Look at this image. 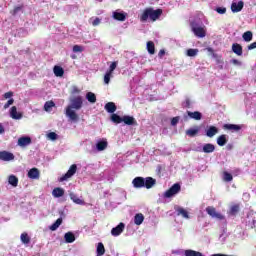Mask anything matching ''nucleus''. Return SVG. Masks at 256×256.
<instances>
[{"label":"nucleus","instance_id":"obj_1","mask_svg":"<svg viewBox=\"0 0 256 256\" xmlns=\"http://www.w3.org/2000/svg\"><path fill=\"white\" fill-rule=\"evenodd\" d=\"M83 107V97L76 96L71 99V105L66 107V115L71 119V121H79V116L76 111H79Z\"/></svg>","mask_w":256,"mask_h":256},{"label":"nucleus","instance_id":"obj_2","mask_svg":"<svg viewBox=\"0 0 256 256\" xmlns=\"http://www.w3.org/2000/svg\"><path fill=\"white\" fill-rule=\"evenodd\" d=\"M161 15H163L162 9L154 10L153 8H146L140 16V21H142V23H145L147 19H150V21H157Z\"/></svg>","mask_w":256,"mask_h":256},{"label":"nucleus","instance_id":"obj_3","mask_svg":"<svg viewBox=\"0 0 256 256\" xmlns=\"http://www.w3.org/2000/svg\"><path fill=\"white\" fill-rule=\"evenodd\" d=\"M206 213L212 217V219H218V221H225V216L219 212L213 206H208L206 208Z\"/></svg>","mask_w":256,"mask_h":256},{"label":"nucleus","instance_id":"obj_4","mask_svg":"<svg viewBox=\"0 0 256 256\" xmlns=\"http://www.w3.org/2000/svg\"><path fill=\"white\" fill-rule=\"evenodd\" d=\"M181 192V184L179 183H175L174 185H172V187H170L165 193H164V197L166 199H170V197H173L175 195H177V193Z\"/></svg>","mask_w":256,"mask_h":256},{"label":"nucleus","instance_id":"obj_5","mask_svg":"<svg viewBox=\"0 0 256 256\" xmlns=\"http://www.w3.org/2000/svg\"><path fill=\"white\" fill-rule=\"evenodd\" d=\"M75 173H77V164H72L70 166V168L68 169V171L64 175L61 176L59 181L60 182L69 181V179H71V177H73V175H75Z\"/></svg>","mask_w":256,"mask_h":256},{"label":"nucleus","instance_id":"obj_6","mask_svg":"<svg viewBox=\"0 0 256 256\" xmlns=\"http://www.w3.org/2000/svg\"><path fill=\"white\" fill-rule=\"evenodd\" d=\"M132 185L135 189H142L145 187V178L138 176L132 180Z\"/></svg>","mask_w":256,"mask_h":256},{"label":"nucleus","instance_id":"obj_7","mask_svg":"<svg viewBox=\"0 0 256 256\" xmlns=\"http://www.w3.org/2000/svg\"><path fill=\"white\" fill-rule=\"evenodd\" d=\"M123 231H125V224L123 222H121V223H119V225L112 228L111 235H113V237H119V235H121V233H123Z\"/></svg>","mask_w":256,"mask_h":256},{"label":"nucleus","instance_id":"obj_8","mask_svg":"<svg viewBox=\"0 0 256 256\" xmlns=\"http://www.w3.org/2000/svg\"><path fill=\"white\" fill-rule=\"evenodd\" d=\"M15 159V155L9 151H0V160L1 161H13Z\"/></svg>","mask_w":256,"mask_h":256},{"label":"nucleus","instance_id":"obj_9","mask_svg":"<svg viewBox=\"0 0 256 256\" xmlns=\"http://www.w3.org/2000/svg\"><path fill=\"white\" fill-rule=\"evenodd\" d=\"M192 31L194 35H196V37H199V38H203L207 35V33L205 32V28L201 26H193Z\"/></svg>","mask_w":256,"mask_h":256},{"label":"nucleus","instance_id":"obj_10","mask_svg":"<svg viewBox=\"0 0 256 256\" xmlns=\"http://www.w3.org/2000/svg\"><path fill=\"white\" fill-rule=\"evenodd\" d=\"M157 185V180L153 177H146L144 178V187L146 189H153Z\"/></svg>","mask_w":256,"mask_h":256},{"label":"nucleus","instance_id":"obj_11","mask_svg":"<svg viewBox=\"0 0 256 256\" xmlns=\"http://www.w3.org/2000/svg\"><path fill=\"white\" fill-rule=\"evenodd\" d=\"M239 211H241V205L233 204L232 206H230L228 215H230L231 217H237V213H239Z\"/></svg>","mask_w":256,"mask_h":256},{"label":"nucleus","instance_id":"obj_12","mask_svg":"<svg viewBox=\"0 0 256 256\" xmlns=\"http://www.w3.org/2000/svg\"><path fill=\"white\" fill-rule=\"evenodd\" d=\"M122 123H125V125H137V120H135V117L125 115L122 117Z\"/></svg>","mask_w":256,"mask_h":256},{"label":"nucleus","instance_id":"obj_13","mask_svg":"<svg viewBox=\"0 0 256 256\" xmlns=\"http://www.w3.org/2000/svg\"><path fill=\"white\" fill-rule=\"evenodd\" d=\"M244 7L243 1H239L238 3L233 2L231 5V11L232 13H239V11H242Z\"/></svg>","mask_w":256,"mask_h":256},{"label":"nucleus","instance_id":"obj_14","mask_svg":"<svg viewBox=\"0 0 256 256\" xmlns=\"http://www.w3.org/2000/svg\"><path fill=\"white\" fill-rule=\"evenodd\" d=\"M19 147H27V145H31V137L23 136L18 139Z\"/></svg>","mask_w":256,"mask_h":256},{"label":"nucleus","instance_id":"obj_15","mask_svg":"<svg viewBox=\"0 0 256 256\" xmlns=\"http://www.w3.org/2000/svg\"><path fill=\"white\" fill-rule=\"evenodd\" d=\"M232 51L235 53V55H238V57H241L243 55V46L238 43L232 44Z\"/></svg>","mask_w":256,"mask_h":256},{"label":"nucleus","instance_id":"obj_16","mask_svg":"<svg viewBox=\"0 0 256 256\" xmlns=\"http://www.w3.org/2000/svg\"><path fill=\"white\" fill-rule=\"evenodd\" d=\"M113 19L116 21H125L127 19V13L126 12H113Z\"/></svg>","mask_w":256,"mask_h":256},{"label":"nucleus","instance_id":"obj_17","mask_svg":"<svg viewBox=\"0 0 256 256\" xmlns=\"http://www.w3.org/2000/svg\"><path fill=\"white\" fill-rule=\"evenodd\" d=\"M10 117L12 119H22L23 118V114H21V112H17V107L13 106L10 109Z\"/></svg>","mask_w":256,"mask_h":256},{"label":"nucleus","instance_id":"obj_18","mask_svg":"<svg viewBox=\"0 0 256 256\" xmlns=\"http://www.w3.org/2000/svg\"><path fill=\"white\" fill-rule=\"evenodd\" d=\"M187 115L188 117H190V119H195V121H201V118L203 117V115L199 111H187Z\"/></svg>","mask_w":256,"mask_h":256},{"label":"nucleus","instance_id":"obj_19","mask_svg":"<svg viewBox=\"0 0 256 256\" xmlns=\"http://www.w3.org/2000/svg\"><path fill=\"white\" fill-rule=\"evenodd\" d=\"M105 110L107 111V113H112L114 114L115 111H117V106L115 105L114 102H108L105 104L104 106Z\"/></svg>","mask_w":256,"mask_h":256},{"label":"nucleus","instance_id":"obj_20","mask_svg":"<svg viewBox=\"0 0 256 256\" xmlns=\"http://www.w3.org/2000/svg\"><path fill=\"white\" fill-rule=\"evenodd\" d=\"M53 197L59 199V197H63L65 195V190L61 187H56L52 191Z\"/></svg>","mask_w":256,"mask_h":256},{"label":"nucleus","instance_id":"obj_21","mask_svg":"<svg viewBox=\"0 0 256 256\" xmlns=\"http://www.w3.org/2000/svg\"><path fill=\"white\" fill-rule=\"evenodd\" d=\"M223 129L227 131H241V126L237 124H224Z\"/></svg>","mask_w":256,"mask_h":256},{"label":"nucleus","instance_id":"obj_22","mask_svg":"<svg viewBox=\"0 0 256 256\" xmlns=\"http://www.w3.org/2000/svg\"><path fill=\"white\" fill-rule=\"evenodd\" d=\"M215 146L211 143L204 144L202 147V153H214Z\"/></svg>","mask_w":256,"mask_h":256},{"label":"nucleus","instance_id":"obj_23","mask_svg":"<svg viewBox=\"0 0 256 256\" xmlns=\"http://www.w3.org/2000/svg\"><path fill=\"white\" fill-rule=\"evenodd\" d=\"M39 175H40L39 169L37 168H32L28 172L29 179H39Z\"/></svg>","mask_w":256,"mask_h":256},{"label":"nucleus","instance_id":"obj_24","mask_svg":"<svg viewBox=\"0 0 256 256\" xmlns=\"http://www.w3.org/2000/svg\"><path fill=\"white\" fill-rule=\"evenodd\" d=\"M53 71L55 77H63L65 75V70L61 66H54Z\"/></svg>","mask_w":256,"mask_h":256},{"label":"nucleus","instance_id":"obj_25","mask_svg":"<svg viewBox=\"0 0 256 256\" xmlns=\"http://www.w3.org/2000/svg\"><path fill=\"white\" fill-rule=\"evenodd\" d=\"M219 133V129L215 126H210L206 132L207 137H215Z\"/></svg>","mask_w":256,"mask_h":256},{"label":"nucleus","instance_id":"obj_26","mask_svg":"<svg viewBox=\"0 0 256 256\" xmlns=\"http://www.w3.org/2000/svg\"><path fill=\"white\" fill-rule=\"evenodd\" d=\"M70 199L73 201V203H76V205H85V201L81 200V198L77 197L75 193H70Z\"/></svg>","mask_w":256,"mask_h":256},{"label":"nucleus","instance_id":"obj_27","mask_svg":"<svg viewBox=\"0 0 256 256\" xmlns=\"http://www.w3.org/2000/svg\"><path fill=\"white\" fill-rule=\"evenodd\" d=\"M143 221H145V216L142 213H138L134 216L135 225H142Z\"/></svg>","mask_w":256,"mask_h":256},{"label":"nucleus","instance_id":"obj_28","mask_svg":"<svg viewBox=\"0 0 256 256\" xmlns=\"http://www.w3.org/2000/svg\"><path fill=\"white\" fill-rule=\"evenodd\" d=\"M63 223V218H58L55 223H53L51 226H49L50 231H57L59 227H61V224Z\"/></svg>","mask_w":256,"mask_h":256},{"label":"nucleus","instance_id":"obj_29","mask_svg":"<svg viewBox=\"0 0 256 256\" xmlns=\"http://www.w3.org/2000/svg\"><path fill=\"white\" fill-rule=\"evenodd\" d=\"M96 256H103L105 255V245H103V242H99L96 247Z\"/></svg>","mask_w":256,"mask_h":256},{"label":"nucleus","instance_id":"obj_30","mask_svg":"<svg viewBox=\"0 0 256 256\" xmlns=\"http://www.w3.org/2000/svg\"><path fill=\"white\" fill-rule=\"evenodd\" d=\"M186 135L188 137H196V135H199V127L196 126L195 128L186 130Z\"/></svg>","mask_w":256,"mask_h":256},{"label":"nucleus","instance_id":"obj_31","mask_svg":"<svg viewBox=\"0 0 256 256\" xmlns=\"http://www.w3.org/2000/svg\"><path fill=\"white\" fill-rule=\"evenodd\" d=\"M217 145L219 147H224V145H227V135L222 134L217 138Z\"/></svg>","mask_w":256,"mask_h":256},{"label":"nucleus","instance_id":"obj_32","mask_svg":"<svg viewBox=\"0 0 256 256\" xmlns=\"http://www.w3.org/2000/svg\"><path fill=\"white\" fill-rule=\"evenodd\" d=\"M146 49L149 55H155V43L153 41L147 42Z\"/></svg>","mask_w":256,"mask_h":256},{"label":"nucleus","instance_id":"obj_33","mask_svg":"<svg viewBox=\"0 0 256 256\" xmlns=\"http://www.w3.org/2000/svg\"><path fill=\"white\" fill-rule=\"evenodd\" d=\"M8 183L12 185V187H17V185H19V178L15 175H10L8 177Z\"/></svg>","mask_w":256,"mask_h":256},{"label":"nucleus","instance_id":"obj_34","mask_svg":"<svg viewBox=\"0 0 256 256\" xmlns=\"http://www.w3.org/2000/svg\"><path fill=\"white\" fill-rule=\"evenodd\" d=\"M20 240L24 245H29V243H31V237H29V234H27V232L21 234Z\"/></svg>","mask_w":256,"mask_h":256},{"label":"nucleus","instance_id":"obj_35","mask_svg":"<svg viewBox=\"0 0 256 256\" xmlns=\"http://www.w3.org/2000/svg\"><path fill=\"white\" fill-rule=\"evenodd\" d=\"M177 215H181L184 219H189V212L185 208L178 207L176 208Z\"/></svg>","mask_w":256,"mask_h":256},{"label":"nucleus","instance_id":"obj_36","mask_svg":"<svg viewBox=\"0 0 256 256\" xmlns=\"http://www.w3.org/2000/svg\"><path fill=\"white\" fill-rule=\"evenodd\" d=\"M86 99L89 103H97V96L93 92H87Z\"/></svg>","mask_w":256,"mask_h":256},{"label":"nucleus","instance_id":"obj_37","mask_svg":"<svg viewBox=\"0 0 256 256\" xmlns=\"http://www.w3.org/2000/svg\"><path fill=\"white\" fill-rule=\"evenodd\" d=\"M64 239H65L66 243H73V242H75V234H73V232H67L64 235Z\"/></svg>","mask_w":256,"mask_h":256},{"label":"nucleus","instance_id":"obj_38","mask_svg":"<svg viewBox=\"0 0 256 256\" xmlns=\"http://www.w3.org/2000/svg\"><path fill=\"white\" fill-rule=\"evenodd\" d=\"M242 38L246 41V43L253 41V32L251 31L244 32L242 35Z\"/></svg>","mask_w":256,"mask_h":256},{"label":"nucleus","instance_id":"obj_39","mask_svg":"<svg viewBox=\"0 0 256 256\" xmlns=\"http://www.w3.org/2000/svg\"><path fill=\"white\" fill-rule=\"evenodd\" d=\"M110 119L112 123H116L117 125H119V123H123V117L121 118V116L115 113L111 115Z\"/></svg>","mask_w":256,"mask_h":256},{"label":"nucleus","instance_id":"obj_40","mask_svg":"<svg viewBox=\"0 0 256 256\" xmlns=\"http://www.w3.org/2000/svg\"><path fill=\"white\" fill-rule=\"evenodd\" d=\"M97 151H105L107 149V141H99L96 144Z\"/></svg>","mask_w":256,"mask_h":256},{"label":"nucleus","instance_id":"obj_41","mask_svg":"<svg viewBox=\"0 0 256 256\" xmlns=\"http://www.w3.org/2000/svg\"><path fill=\"white\" fill-rule=\"evenodd\" d=\"M184 255L185 256H203V253L195 250H185Z\"/></svg>","mask_w":256,"mask_h":256},{"label":"nucleus","instance_id":"obj_42","mask_svg":"<svg viewBox=\"0 0 256 256\" xmlns=\"http://www.w3.org/2000/svg\"><path fill=\"white\" fill-rule=\"evenodd\" d=\"M198 53H199V49L190 48L187 50L186 55L187 57H197Z\"/></svg>","mask_w":256,"mask_h":256},{"label":"nucleus","instance_id":"obj_43","mask_svg":"<svg viewBox=\"0 0 256 256\" xmlns=\"http://www.w3.org/2000/svg\"><path fill=\"white\" fill-rule=\"evenodd\" d=\"M53 107H55V102H53V101H47V102H45V104H44V111L49 112V111H51V109H53Z\"/></svg>","mask_w":256,"mask_h":256},{"label":"nucleus","instance_id":"obj_44","mask_svg":"<svg viewBox=\"0 0 256 256\" xmlns=\"http://www.w3.org/2000/svg\"><path fill=\"white\" fill-rule=\"evenodd\" d=\"M223 179H224V181H226V183H229V182L233 181V175H231V173L225 171V172H223Z\"/></svg>","mask_w":256,"mask_h":256},{"label":"nucleus","instance_id":"obj_45","mask_svg":"<svg viewBox=\"0 0 256 256\" xmlns=\"http://www.w3.org/2000/svg\"><path fill=\"white\" fill-rule=\"evenodd\" d=\"M111 77H113V74L111 72H106L104 75V83L105 85H109L111 83Z\"/></svg>","mask_w":256,"mask_h":256},{"label":"nucleus","instance_id":"obj_46","mask_svg":"<svg viewBox=\"0 0 256 256\" xmlns=\"http://www.w3.org/2000/svg\"><path fill=\"white\" fill-rule=\"evenodd\" d=\"M73 53H83V46L74 45L72 48Z\"/></svg>","mask_w":256,"mask_h":256},{"label":"nucleus","instance_id":"obj_47","mask_svg":"<svg viewBox=\"0 0 256 256\" xmlns=\"http://www.w3.org/2000/svg\"><path fill=\"white\" fill-rule=\"evenodd\" d=\"M117 69V62H112L111 65L109 66V69L106 71L108 73H112Z\"/></svg>","mask_w":256,"mask_h":256},{"label":"nucleus","instance_id":"obj_48","mask_svg":"<svg viewBox=\"0 0 256 256\" xmlns=\"http://www.w3.org/2000/svg\"><path fill=\"white\" fill-rule=\"evenodd\" d=\"M216 12L219 13V15H225L227 13V8L225 7H217L215 9Z\"/></svg>","mask_w":256,"mask_h":256},{"label":"nucleus","instance_id":"obj_49","mask_svg":"<svg viewBox=\"0 0 256 256\" xmlns=\"http://www.w3.org/2000/svg\"><path fill=\"white\" fill-rule=\"evenodd\" d=\"M15 103V99L10 98L7 103L4 104V109H9V107H11V105H13Z\"/></svg>","mask_w":256,"mask_h":256},{"label":"nucleus","instance_id":"obj_50","mask_svg":"<svg viewBox=\"0 0 256 256\" xmlns=\"http://www.w3.org/2000/svg\"><path fill=\"white\" fill-rule=\"evenodd\" d=\"M48 138H50L51 141H56V139H57V133H55V132H50V133H48Z\"/></svg>","mask_w":256,"mask_h":256},{"label":"nucleus","instance_id":"obj_51","mask_svg":"<svg viewBox=\"0 0 256 256\" xmlns=\"http://www.w3.org/2000/svg\"><path fill=\"white\" fill-rule=\"evenodd\" d=\"M93 27H97V25H101V19L96 17L92 22Z\"/></svg>","mask_w":256,"mask_h":256},{"label":"nucleus","instance_id":"obj_52","mask_svg":"<svg viewBox=\"0 0 256 256\" xmlns=\"http://www.w3.org/2000/svg\"><path fill=\"white\" fill-rule=\"evenodd\" d=\"M23 9V6H16L13 9L12 15H17L18 11H21Z\"/></svg>","mask_w":256,"mask_h":256},{"label":"nucleus","instance_id":"obj_53","mask_svg":"<svg viewBox=\"0 0 256 256\" xmlns=\"http://www.w3.org/2000/svg\"><path fill=\"white\" fill-rule=\"evenodd\" d=\"M3 97H4V99H11V97H13V92L9 91V92L4 93Z\"/></svg>","mask_w":256,"mask_h":256},{"label":"nucleus","instance_id":"obj_54","mask_svg":"<svg viewBox=\"0 0 256 256\" xmlns=\"http://www.w3.org/2000/svg\"><path fill=\"white\" fill-rule=\"evenodd\" d=\"M184 104V107H186L187 109L191 108V100L189 98L185 100Z\"/></svg>","mask_w":256,"mask_h":256},{"label":"nucleus","instance_id":"obj_55","mask_svg":"<svg viewBox=\"0 0 256 256\" xmlns=\"http://www.w3.org/2000/svg\"><path fill=\"white\" fill-rule=\"evenodd\" d=\"M177 123H179V117L172 118L171 125L175 126V125H177Z\"/></svg>","mask_w":256,"mask_h":256},{"label":"nucleus","instance_id":"obj_56","mask_svg":"<svg viewBox=\"0 0 256 256\" xmlns=\"http://www.w3.org/2000/svg\"><path fill=\"white\" fill-rule=\"evenodd\" d=\"M253 49H256V42H253L250 45H248V50L249 51H253Z\"/></svg>","mask_w":256,"mask_h":256},{"label":"nucleus","instance_id":"obj_57","mask_svg":"<svg viewBox=\"0 0 256 256\" xmlns=\"http://www.w3.org/2000/svg\"><path fill=\"white\" fill-rule=\"evenodd\" d=\"M231 63H233V65H241V62L237 59H232Z\"/></svg>","mask_w":256,"mask_h":256},{"label":"nucleus","instance_id":"obj_58","mask_svg":"<svg viewBox=\"0 0 256 256\" xmlns=\"http://www.w3.org/2000/svg\"><path fill=\"white\" fill-rule=\"evenodd\" d=\"M5 133V128L3 127V124H0V135H3Z\"/></svg>","mask_w":256,"mask_h":256},{"label":"nucleus","instance_id":"obj_59","mask_svg":"<svg viewBox=\"0 0 256 256\" xmlns=\"http://www.w3.org/2000/svg\"><path fill=\"white\" fill-rule=\"evenodd\" d=\"M163 55H165V51L162 49V50H160L159 51V53H158V57H163Z\"/></svg>","mask_w":256,"mask_h":256},{"label":"nucleus","instance_id":"obj_60","mask_svg":"<svg viewBox=\"0 0 256 256\" xmlns=\"http://www.w3.org/2000/svg\"><path fill=\"white\" fill-rule=\"evenodd\" d=\"M80 92H81V90H79V88H77V87L73 88V93H80Z\"/></svg>","mask_w":256,"mask_h":256},{"label":"nucleus","instance_id":"obj_61","mask_svg":"<svg viewBox=\"0 0 256 256\" xmlns=\"http://www.w3.org/2000/svg\"><path fill=\"white\" fill-rule=\"evenodd\" d=\"M208 51H213V49H211V48H208Z\"/></svg>","mask_w":256,"mask_h":256},{"label":"nucleus","instance_id":"obj_62","mask_svg":"<svg viewBox=\"0 0 256 256\" xmlns=\"http://www.w3.org/2000/svg\"><path fill=\"white\" fill-rule=\"evenodd\" d=\"M96 1H98L99 3H101V1H103V0H96Z\"/></svg>","mask_w":256,"mask_h":256},{"label":"nucleus","instance_id":"obj_63","mask_svg":"<svg viewBox=\"0 0 256 256\" xmlns=\"http://www.w3.org/2000/svg\"><path fill=\"white\" fill-rule=\"evenodd\" d=\"M72 59H76V57H75V56H72Z\"/></svg>","mask_w":256,"mask_h":256}]
</instances>
